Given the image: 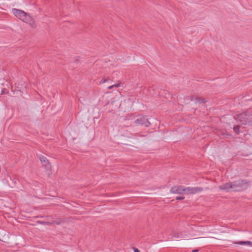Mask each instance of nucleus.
I'll return each mask as SVG.
<instances>
[{
  "label": "nucleus",
  "instance_id": "1",
  "mask_svg": "<svg viewBox=\"0 0 252 252\" xmlns=\"http://www.w3.org/2000/svg\"><path fill=\"white\" fill-rule=\"evenodd\" d=\"M250 182L246 180L239 179L232 182L233 191H241L247 189L250 186Z\"/></svg>",
  "mask_w": 252,
  "mask_h": 252
},
{
  "label": "nucleus",
  "instance_id": "2",
  "mask_svg": "<svg viewBox=\"0 0 252 252\" xmlns=\"http://www.w3.org/2000/svg\"><path fill=\"white\" fill-rule=\"evenodd\" d=\"M234 119L242 124L251 125L252 124V114L249 112H244L234 117Z\"/></svg>",
  "mask_w": 252,
  "mask_h": 252
},
{
  "label": "nucleus",
  "instance_id": "3",
  "mask_svg": "<svg viewBox=\"0 0 252 252\" xmlns=\"http://www.w3.org/2000/svg\"><path fill=\"white\" fill-rule=\"evenodd\" d=\"M12 12L16 17L25 23H28L32 20L31 17L30 15L28 14L24 11L14 8L12 9Z\"/></svg>",
  "mask_w": 252,
  "mask_h": 252
},
{
  "label": "nucleus",
  "instance_id": "4",
  "mask_svg": "<svg viewBox=\"0 0 252 252\" xmlns=\"http://www.w3.org/2000/svg\"><path fill=\"white\" fill-rule=\"evenodd\" d=\"M186 188L184 186H174L170 189V192L174 194H185L186 193Z\"/></svg>",
  "mask_w": 252,
  "mask_h": 252
},
{
  "label": "nucleus",
  "instance_id": "5",
  "mask_svg": "<svg viewBox=\"0 0 252 252\" xmlns=\"http://www.w3.org/2000/svg\"><path fill=\"white\" fill-rule=\"evenodd\" d=\"M134 123L137 125H144L146 127H148L151 125L148 120L146 117L143 116H139L134 121Z\"/></svg>",
  "mask_w": 252,
  "mask_h": 252
},
{
  "label": "nucleus",
  "instance_id": "6",
  "mask_svg": "<svg viewBox=\"0 0 252 252\" xmlns=\"http://www.w3.org/2000/svg\"><path fill=\"white\" fill-rule=\"evenodd\" d=\"M219 189L221 190H224L226 191H233L232 182H228L223 185L220 186Z\"/></svg>",
  "mask_w": 252,
  "mask_h": 252
},
{
  "label": "nucleus",
  "instance_id": "7",
  "mask_svg": "<svg viewBox=\"0 0 252 252\" xmlns=\"http://www.w3.org/2000/svg\"><path fill=\"white\" fill-rule=\"evenodd\" d=\"M38 158L43 166H45L47 169H50L51 168V166L48 160L46 157L42 155H39Z\"/></svg>",
  "mask_w": 252,
  "mask_h": 252
},
{
  "label": "nucleus",
  "instance_id": "8",
  "mask_svg": "<svg viewBox=\"0 0 252 252\" xmlns=\"http://www.w3.org/2000/svg\"><path fill=\"white\" fill-rule=\"evenodd\" d=\"M186 193L187 194H194L197 192L201 191L202 190V189L201 188L195 187V188H190L187 187L186 188Z\"/></svg>",
  "mask_w": 252,
  "mask_h": 252
},
{
  "label": "nucleus",
  "instance_id": "9",
  "mask_svg": "<svg viewBox=\"0 0 252 252\" xmlns=\"http://www.w3.org/2000/svg\"><path fill=\"white\" fill-rule=\"evenodd\" d=\"M234 244L240 245H249L252 247V242L249 241L235 242Z\"/></svg>",
  "mask_w": 252,
  "mask_h": 252
},
{
  "label": "nucleus",
  "instance_id": "10",
  "mask_svg": "<svg viewBox=\"0 0 252 252\" xmlns=\"http://www.w3.org/2000/svg\"><path fill=\"white\" fill-rule=\"evenodd\" d=\"M185 237L184 236L182 233H174L172 236V239L173 240H175L176 239L178 238H184Z\"/></svg>",
  "mask_w": 252,
  "mask_h": 252
},
{
  "label": "nucleus",
  "instance_id": "11",
  "mask_svg": "<svg viewBox=\"0 0 252 252\" xmlns=\"http://www.w3.org/2000/svg\"><path fill=\"white\" fill-rule=\"evenodd\" d=\"M37 223L42 225H51V224H52V223L51 222L45 221H38Z\"/></svg>",
  "mask_w": 252,
  "mask_h": 252
},
{
  "label": "nucleus",
  "instance_id": "12",
  "mask_svg": "<svg viewBox=\"0 0 252 252\" xmlns=\"http://www.w3.org/2000/svg\"><path fill=\"white\" fill-rule=\"evenodd\" d=\"M195 101H196V102H197L199 103H204L206 102L203 98H198V97L196 98Z\"/></svg>",
  "mask_w": 252,
  "mask_h": 252
},
{
  "label": "nucleus",
  "instance_id": "13",
  "mask_svg": "<svg viewBox=\"0 0 252 252\" xmlns=\"http://www.w3.org/2000/svg\"><path fill=\"white\" fill-rule=\"evenodd\" d=\"M240 128V126L238 125V126H234L233 127V129L234 130V131L236 133H239V132H240V130H239V129Z\"/></svg>",
  "mask_w": 252,
  "mask_h": 252
},
{
  "label": "nucleus",
  "instance_id": "14",
  "mask_svg": "<svg viewBox=\"0 0 252 252\" xmlns=\"http://www.w3.org/2000/svg\"><path fill=\"white\" fill-rule=\"evenodd\" d=\"M185 197L184 196H180L176 197V200H183L184 199Z\"/></svg>",
  "mask_w": 252,
  "mask_h": 252
},
{
  "label": "nucleus",
  "instance_id": "15",
  "mask_svg": "<svg viewBox=\"0 0 252 252\" xmlns=\"http://www.w3.org/2000/svg\"><path fill=\"white\" fill-rule=\"evenodd\" d=\"M106 81V80L105 79H102L100 82V83H105V82Z\"/></svg>",
  "mask_w": 252,
  "mask_h": 252
},
{
  "label": "nucleus",
  "instance_id": "16",
  "mask_svg": "<svg viewBox=\"0 0 252 252\" xmlns=\"http://www.w3.org/2000/svg\"><path fill=\"white\" fill-rule=\"evenodd\" d=\"M120 84H114L113 85V86L114 87H115L116 88H118L120 86Z\"/></svg>",
  "mask_w": 252,
  "mask_h": 252
},
{
  "label": "nucleus",
  "instance_id": "17",
  "mask_svg": "<svg viewBox=\"0 0 252 252\" xmlns=\"http://www.w3.org/2000/svg\"><path fill=\"white\" fill-rule=\"evenodd\" d=\"M134 252H140V251L138 249H136V248H134Z\"/></svg>",
  "mask_w": 252,
  "mask_h": 252
},
{
  "label": "nucleus",
  "instance_id": "18",
  "mask_svg": "<svg viewBox=\"0 0 252 252\" xmlns=\"http://www.w3.org/2000/svg\"><path fill=\"white\" fill-rule=\"evenodd\" d=\"M113 87H114V86H113V85H112V86H109V87H108V89L110 90V89H112Z\"/></svg>",
  "mask_w": 252,
  "mask_h": 252
},
{
  "label": "nucleus",
  "instance_id": "19",
  "mask_svg": "<svg viewBox=\"0 0 252 252\" xmlns=\"http://www.w3.org/2000/svg\"><path fill=\"white\" fill-rule=\"evenodd\" d=\"M198 250H193L192 251L193 252H198Z\"/></svg>",
  "mask_w": 252,
  "mask_h": 252
},
{
  "label": "nucleus",
  "instance_id": "20",
  "mask_svg": "<svg viewBox=\"0 0 252 252\" xmlns=\"http://www.w3.org/2000/svg\"><path fill=\"white\" fill-rule=\"evenodd\" d=\"M57 224H60V222H57Z\"/></svg>",
  "mask_w": 252,
  "mask_h": 252
},
{
  "label": "nucleus",
  "instance_id": "21",
  "mask_svg": "<svg viewBox=\"0 0 252 252\" xmlns=\"http://www.w3.org/2000/svg\"><path fill=\"white\" fill-rule=\"evenodd\" d=\"M191 101H192V100H193V98H191Z\"/></svg>",
  "mask_w": 252,
  "mask_h": 252
}]
</instances>
